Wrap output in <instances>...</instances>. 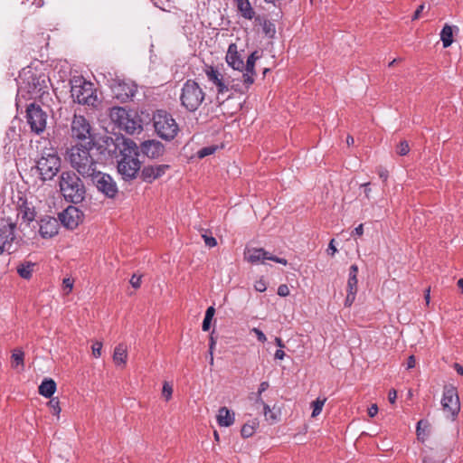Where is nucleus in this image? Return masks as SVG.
<instances>
[{
	"instance_id": "f257e3e1",
	"label": "nucleus",
	"mask_w": 463,
	"mask_h": 463,
	"mask_svg": "<svg viewBox=\"0 0 463 463\" xmlns=\"http://www.w3.org/2000/svg\"><path fill=\"white\" fill-rule=\"evenodd\" d=\"M71 93L74 101L90 109L101 111L107 109L108 116H129L125 108L119 106L107 107V102H102L97 95V90L93 83L83 77H73L71 80Z\"/></svg>"
},
{
	"instance_id": "f03ea898",
	"label": "nucleus",
	"mask_w": 463,
	"mask_h": 463,
	"mask_svg": "<svg viewBox=\"0 0 463 463\" xmlns=\"http://www.w3.org/2000/svg\"><path fill=\"white\" fill-rule=\"evenodd\" d=\"M117 141L121 156L118 161V171L124 180H132L137 177L141 168V162L138 160L139 148L129 138L118 137Z\"/></svg>"
},
{
	"instance_id": "7ed1b4c3",
	"label": "nucleus",
	"mask_w": 463,
	"mask_h": 463,
	"mask_svg": "<svg viewBox=\"0 0 463 463\" xmlns=\"http://www.w3.org/2000/svg\"><path fill=\"white\" fill-rule=\"evenodd\" d=\"M90 148L83 145L72 146L67 152L71 165L83 177L93 175L97 169V162L90 153Z\"/></svg>"
},
{
	"instance_id": "20e7f679",
	"label": "nucleus",
	"mask_w": 463,
	"mask_h": 463,
	"mask_svg": "<svg viewBox=\"0 0 463 463\" xmlns=\"http://www.w3.org/2000/svg\"><path fill=\"white\" fill-rule=\"evenodd\" d=\"M60 192L68 202L79 203L85 197V186L73 171H63L59 176Z\"/></svg>"
},
{
	"instance_id": "39448f33",
	"label": "nucleus",
	"mask_w": 463,
	"mask_h": 463,
	"mask_svg": "<svg viewBox=\"0 0 463 463\" xmlns=\"http://www.w3.org/2000/svg\"><path fill=\"white\" fill-rule=\"evenodd\" d=\"M61 108L54 100L48 91H43L38 99L26 105L25 116H54L56 112L61 114Z\"/></svg>"
},
{
	"instance_id": "423d86ee",
	"label": "nucleus",
	"mask_w": 463,
	"mask_h": 463,
	"mask_svg": "<svg viewBox=\"0 0 463 463\" xmlns=\"http://www.w3.org/2000/svg\"><path fill=\"white\" fill-rule=\"evenodd\" d=\"M204 98L205 93L196 81L187 80L184 83L180 99L182 105L188 111H195L204 100Z\"/></svg>"
},
{
	"instance_id": "0eeeda50",
	"label": "nucleus",
	"mask_w": 463,
	"mask_h": 463,
	"mask_svg": "<svg viewBox=\"0 0 463 463\" xmlns=\"http://www.w3.org/2000/svg\"><path fill=\"white\" fill-rule=\"evenodd\" d=\"M61 168V159L54 152L43 153L36 162L35 169L42 181L52 180Z\"/></svg>"
},
{
	"instance_id": "6e6552de",
	"label": "nucleus",
	"mask_w": 463,
	"mask_h": 463,
	"mask_svg": "<svg viewBox=\"0 0 463 463\" xmlns=\"http://www.w3.org/2000/svg\"><path fill=\"white\" fill-rule=\"evenodd\" d=\"M109 89L113 99L120 103L132 100L137 91V85L132 80L118 79V77L109 80Z\"/></svg>"
},
{
	"instance_id": "1a4fd4ad",
	"label": "nucleus",
	"mask_w": 463,
	"mask_h": 463,
	"mask_svg": "<svg viewBox=\"0 0 463 463\" xmlns=\"http://www.w3.org/2000/svg\"><path fill=\"white\" fill-rule=\"evenodd\" d=\"M203 72L208 81L216 88L218 94H225L236 86L235 84H232L233 80H231V77L223 74L218 68L213 65L205 64Z\"/></svg>"
},
{
	"instance_id": "9d476101",
	"label": "nucleus",
	"mask_w": 463,
	"mask_h": 463,
	"mask_svg": "<svg viewBox=\"0 0 463 463\" xmlns=\"http://www.w3.org/2000/svg\"><path fill=\"white\" fill-rule=\"evenodd\" d=\"M441 404L448 417H451L454 420L460 411L459 399L455 387L451 385L444 387Z\"/></svg>"
},
{
	"instance_id": "9b49d317",
	"label": "nucleus",
	"mask_w": 463,
	"mask_h": 463,
	"mask_svg": "<svg viewBox=\"0 0 463 463\" xmlns=\"http://www.w3.org/2000/svg\"><path fill=\"white\" fill-rule=\"evenodd\" d=\"M154 127L157 135L167 141L174 139L178 131L179 127L174 118H153Z\"/></svg>"
},
{
	"instance_id": "f8f14e48",
	"label": "nucleus",
	"mask_w": 463,
	"mask_h": 463,
	"mask_svg": "<svg viewBox=\"0 0 463 463\" xmlns=\"http://www.w3.org/2000/svg\"><path fill=\"white\" fill-rule=\"evenodd\" d=\"M95 184L97 189L109 198H114L118 194L116 182L109 175L103 174L99 170L93 175L90 176Z\"/></svg>"
},
{
	"instance_id": "ddd939ff",
	"label": "nucleus",
	"mask_w": 463,
	"mask_h": 463,
	"mask_svg": "<svg viewBox=\"0 0 463 463\" xmlns=\"http://www.w3.org/2000/svg\"><path fill=\"white\" fill-rule=\"evenodd\" d=\"M244 254L245 260L252 264L259 262L264 264L265 260H269L284 266L288 265V260L286 259L274 256L269 251L265 250L263 248L249 249Z\"/></svg>"
},
{
	"instance_id": "4468645a",
	"label": "nucleus",
	"mask_w": 463,
	"mask_h": 463,
	"mask_svg": "<svg viewBox=\"0 0 463 463\" xmlns=\"http://www.w3.org/2000/svg\"><path fill=\"white\" fill-rule=\"evenodd\" d=\"M84 214L83 213L74 206L67 207L59 215V219L61 222L68 229L73 230L79 226L80 222L83 221Z\"/></svg>"
},
{
	"instance_id": "2eb2a0df",
	"label": "nucleus",
	"mask_w": 463,
	"mask_h": 463,
	"mask_svg": "<svg viewBox=\"0 0 463 463\" xmlns=\"http://www.w3.org/2000/svg\"><path fill=\"white\" fill-rule=\"evenodd\" d=\"M261 57V52L259 51H254L248 57L247 61L244 66V71L241 74L242 82L246 89H249L250 85L254 82L255 76V62Z\"/></svg>"
},
{
	"instance_id": "dca6fc26",
	"label": "nucleus",
	"mask_w": 463,
	"mask_h": 463,
	"mask_svg": "<svg viewBox=\"0 0 463 463\" xmlns=\"http://www.w3.org/2000/svg\"><path fill=\"white\" fill-rule=\"evenodd\" d=\"M15 223L9 222L0 228V255L5 251L11 252L12 243L14 236Z\"/></svg>"
},
{
	"instance_id": "f3484780",
	"label": "nucleus",
	"mask_w": 463,
	"mask_h": 463,
	"mask_svg": "<svg viewBox=\"0 0 463 463\" xmlns=\"http://www.w3.org/2000/svg\"><path fill=\"white\" fill-rule=\"evenodd\" d=\"M71 134L72 137L79 139L90 138L91 126L86 118H73L71 123Z\"/></svg>"
},
{
	"instance_id": "a211bd4d",
	"label": "nucleus",
	"mask_w": 463,
	"mask_h": 463,
	"mask_svg": "<svg viewBox=\"0 0 463 463\" xmlns=\"http://www.w3.org/2000/svg\"><path fill=\"white\" fill-rule=\"evenodd\" d=\"M39 232L44 239L52 238L55 236L60 228V224L57 219L50 216H45L40 220Z\"/></svg>"
},
{
	"instance_id": "6ab92c4d",
	"label": "nucleus",
	"mask_w": 463,
	"mask_h": 463,
	"mask_svg": "<svg viewBox=\"0 0 463 463\" xmlns=\"http://www.w3.org/2000/svg\"><path fill=\"white\" fill-rule=\"evenodd\" d=\"M225 60L228 65L231 66L233 70H237L241 73L243 72L245 63L243 61V58L238 51L236 43H231L229 45Z\"/></svg>"
},
{
	"instance_id": "aec40b11",
	"label": "nucleus",
	"mask_w": 463,
	"mask_h": 463,
	"mask_svg": "<svg viewBox=\"0 0 463 463\" xmlns=\"http://www.w3.org/2000/svg\"><path fill=\"white\" fill-rule=\"evenodd\" d=\"M140 150L147 157L155 159L164 155L165 146L160 141L146 140L141 143Z\"/></svg>"
},
{
	"instance_id": "412c9836",
	"label": "nucleus",
	"mask_w": 463,
	"mask_h": 463,
	"mask_svg": "<svg viewBox=\"0 0 463 463\" xmlns=\"http://www.w3.org/2000/svg\"><path fill=\"white\" fill-rule=\"evenodd\" d=\"M168 165H146L141 170V178L146 183H152L165 174Z\"/></svg>"
},
{
	"instance_id": "4be33fe9",
	"label": "nucleus",
	"mask_w": 463,
	"mask_h": 463,
	"mask_svg": "<svg viewBox=\"0 0 463 463\" xmlns=\"http://www.w3.org/2000/svg\"><path fill=\"white\" fill-rule=\"evenodd\" d=\"M117 122L120 128L130 135L139 133L143 129L141 118H117Z\"/></svg>"
},
{
	"instance_id": "5701e85b",
	"label": "nucleus",
	"mask_w": 463,
	"mask_h": 463,
	"mask_svg": "<svg viewBox=\"0 0 463 463\" xmlns=\"http://www.w3.org/2000/svg\"><path fill=\"white\" fill-rule=\"evenodd\" d=\"M234 5L238 14L245 20L256 18V11L251 5L250 0H234Z\"/></svg>"
},
{
	"instance_id": "b1692460",
	"label": "nucleus",
	"mask_w": 463,
	"mask_h": 463,
	"mask_svg": "<svg viewBox=\"0 0 463 463\" xmlns=\"http://www.w3.org/2000/svg\"><path fill=\"white\" fill-rule=\"evenodd\" d=\"M128 360V348L124 344L118 345L113 353V362L116 365L125 366Z\"/></svg>"
},
{
	"instance_id": "393cba45",
	"label": "nucleus",
	"mask_w": 463,
	"mask_h": 463,
	"mask_svg": "<svg viewBox=\"0 0 463 463\" xmlns=\"http://www.w3.org/2000/svg\"><path fill=\"white\" fill-rule=\"evenodd\" d=\"M216 418L218 424L222 427H229L234 422V414L231 413L226 407L219 409Z\"/></svg>"
},
{
	"instance_id": "a878e982",
	"label": "nucleus",
	"mask_w": 463,
	"mask_h": 463,
	"mask_svg": "<svg viewBox=\"0 0 463 463\" xmlns=\"http://www.w3.org/2000/svg\"><path fill=\"white\" fill-rule=\"evenodd\" d=\"M56 391V383L52 379H45L39 386V393L46 398H51Z\"/></svg>"
},
{
	"instance_id": "bb28decb",
	"label": "nucleus",
	"mask_w": 463,
	"mask_h": 463,
	"mask_svg": "<svg viewBox=\"0 0 463 463\" xmlns=\"http://www.w3.org/2000/svg\"><path fill=\"white\" fill-rule=\"evenodd\" d=\"M27 123L31 130L36 134H41L46 128L45 118H27Z\"/></svg>"
},
{
	"instance_id": "cd10ccee",
	"label": "nucleus",
	"mask_w": 463,
	"mask_h": 463,
	"mask_svg": "<svg viewBox=\"0 0 463 463\" xmlns=\"http://www.w3.org/2000/svg\"><path fill=\"white\" fill-rule=\"evenodd\" d=\"M34 267L35 263L25 261L17 267V273L21 278L24 279H30L32 278Z\"/></svg>"
},
{
	"instance_id": "c85d7f7f",
	"label": "nucleus",
	"mask_w": 463,
	"mask_h": 463,
	"mask_svg": "<svg viewBox=\"0 0 463 463\" xmlns=\"http://www.w3.org/2000/svg\"><path fill=\"white\" fill-rule=\"evenodd\" d=\"M440 40L444 48L449 47L453 43V26L445 24L440 32Z\"/></svg>"
},
{
	"instance_id": "c756f323",
	"label": "nucleus",
	"mask_w": 463,
	"mask_h": 463,
	"mask_svg": "<svg viewBox=\"0 0 463 463\" xmlns=\"http://www.w3.org/2000/svg\"><path fill=\"white\" fill-rule=\"evenodd\" d=\"M18 216H20L25 222H31L34 219V210L31 208L26 202H24L18 210Z\"/></svg>"
},
{
	"instance_id": "7c9ffc66",
	"label": "nucleus",
	"mask_w": 463,
	"mask_h": 463,
	"mask_svg": "<svg viewBox=\"0 0 463 463\" xmlns=\"http://www.w3.org/2000/svg\"><path fill=\"white\" fill-rule=\"evenodd\" d=\"M357 273H358V267L357 265L354 264L350 267L349 269V277L347 281V290L351 291H356L357 292Z\"/></svg>"
},
{
	"instance_id": "2f4dec72",
	"label": "nucleus",
	"mask_w": 463,
	"mask_h": 463,
	"mask_svg": "<svg viewBox=\"0 0 463 463\" xmlns=\"http://www.w3.org/2000/svg\"><path fill=\"white\" fill-rule=\"evenodd\" d=\"M258 426H259V421L257 419H253L252 420L246 422L241 428V436L243 438L251 437L254 434Z\"/></svg>"
},
{
	"instance_id": "473e14b6",
	"label": "nucleus",
	"mask_w": 463,
	"mask_h": 463,
	"mask_svg": "<svg viewBox=\"0 0 463 463\" xmlns=\"http://www.w3.org/2000/svg\"><path fill=\"white\" fill-rule=\"evenodd\" d=\"M260 24L262 27V32L265 34V36H267L269 38H274V36L276 34L275 24L270 20L264 19Z\"/></svg>"
},
{
	"instance_id": "72a5a7b5",
	"label": "nucleus",
	"mask_w": 463,
	"mask_h": 463,
	"mask_svg": "<svg viewBox=\"0 0 463 463\" xmlns=\"http://www.w3.org/2000/svg\"><path fill=\"white\" fill-rule=\"evenodd\" d=\"M24 354L22 350H14L12 354V366L17 368L18 366L24 367Z\"/></svg>"
},
{
	"instance_id": "f704fd0d",
	"label": "nucleus",
	"mask_w": 463,
	"mask_h": 463,
	"mask_svg": "<svg viewBox=\"0 0 463 463\" xmlns=\"http://www.w3.org/2000/svg\"><path fill=\"white\" fill-rule=\"evenodd\" d=\"M219 148H220V146L217 145L204 146V147L201 148L200 150H198V152L196 154L197 157L202 159L205 156H211V155L214 154Z\"/></svg>"
},
{
	"instance_id": "c9c22d12",
	"label": "nucleus",
	"mask_w": 463,
	"mask_h": 463,
	"mask_svg": "<svg viewBox=\"0 0 463 463\" xmlns=\"http://www.w3.org/2000/svg\"><path fill=\"white\" fill-rule=\"evenodd\" d=\"M428 427H429V423L427 420H420L417 423L416 432H417L418 439L424 440L425 437L427 436L426 430L428 429Z\"/></svg>"
},
{
	"instance_id": "e433bc0d",
	"label": "nucleus",
	"mask_w": 463,
	"mask_h": 463,
	"mask_svg": "<svg viewBox=\"0 0 463 463\" xmlns=\"http://www.w3.org/2000/svg\"><path fill=\"white\" fill-rule=\"evenodd\" d=\"M326 401V398H323V399L317 398L316 401H314L312 402V404H311L312 408H313L312 417H317V415L320 414Z\"/></svg>"
},
{
	"instance_id": "4c0bfd02",
	"label": "nucleus",
	"mask_w": 463,
	"mask_h": 463,
	"mask_svg": "<svg viewBox=\"0 0 463 463\" xmlns=\"http://www.w3.org/2000/svg\"><path fill=\"white\" fill-rule=\"evenodd\" d=\"M48 406L50 408V411L51 412L59 417L60 413H61V406H60V402H59V399L58 398H52L49 402H48Z\"/></svg>"
},
{
	"instance_id": "58836bf2",
	"label": "nucleus",
	"mask_w": 463,
	"mask_h": 463,
	"mask_svg": "<svg viewBox=\"0 0 463 463\" xmlns=\"http://www.w3.org/2000/svg\"><path fill=\"white\" fill-rule=\"evenodd\" d=\"M263 410L266 420L269 421L271 424L277 421V415L270 410L268 404H264Z\"/></svg>"
},
{
	"instance_id": "ea45409f",
	"label": "nucleus",
	"mask_w": 463,
	"mask_h": 463,
	"mask_svg": "<svg viewBox=\"0 0 463 463\" xmlns=\"http://www.w3.org/2000/svg\"><path fill=\"white\" fill-rule=\"evenodd\" d=\"M410 152V146L407 141H402L397 146L396 153L399 156H406Z\"/></svg>"
},
{
	"instance_id": "a19ab883",
	"label": "nucleus",
	"mask_w": 463,
	"mask_h": 463,
	"mask_svg": "<svg viewBox=\"0 0 463 463\" xmlns=\"http://www.w3.org/2000/svg\"><path fill=\"white\" fill-rule=\"evenodd\" d=\"M437 455L435 452H430V454H426L423 458V463H442L443 460L440 458H436Z\"/></svg>"
},
{
	"instance_id": "79ce46f5",
	"label": "nucleus",
	"mask_w": 463,
	"mask_h": 463,
	"mask_svg": "<svg viewBox=\"0 0 463 463\" xmlns=\"http://www.w3.org/2000/svg\"><path fill=\"white\" fill-rule=\"evenodd\" d=\"M173 388L168 383H164L162 389V395L165 398L166 401H169L172 397Z\"/></svg>"
},
{
	"instance_id": "37998d69",
	"label": "nucleus",
	"mask_w": 463,
	"mask_h": 463,
	"mask_svg": "<svg viewBox=\"0 0 463 463\" xmlns=\"http://www.w3.org/2000/svg\"><path fill=\"white\" fill-rule=\"evenodd\" d=\"M202 238L203 239L206 246L210 248H213L217 245L216 239L211 235H208L207 233L202 234Z\"/></svg>"
},
{
	"instance_id": "c03bdc74",
	"label": "nucleus",
	"mask_w": 463,
	"mask_h": 463,
	"mask_svg": "<svg viewBox=\"0 0 463 463\" xmlns=\"http://www.w3.org/2000/svg\"><path fill=\"white\" fill-rule=\"evenodd\" d=\"M101 348H102V343L101 342H99V341H96L93 345H92V355L96 358L99 357L101 355Z\"/></svg>"
},
{
	"instance_id": "a18cd8bd",
	"label": "nucleus",
	"mask_w": 463,
	"mask_h": 463,
	"mask_svg": "<svg viewBox=\"0 0 463 463\" xmlns=\"http://www.w3.org/2000/svg\"><path fill=\"white\" fill-rule=\"evenodd\" d=\"M356 293V291L347 290V295L345 300V307H350L354 303Z\"/></svg>"
},
{
	"instance_id": "49530a36",
	"label": "nucleus",
	"mask_w": 463,
	"mask_h": 463,
	"mask_svg": "<svg viewBox=\"0 0 463 463\" xmlns=\"http://www.w3.org/2000/svg\"><path fill=\"white\" fill-rule=\"evenodd\" d=\"M62 285L64 290H66V294H69L72 290L73 281L71 279L66 278L63 279Z\"/></svg>"
},
{
	"instance_id": "de8ad7c7",
	"label": "nucleus",
	"mask_w": 463,
	"mask_h": 463,
	"mask_svg": "<svg viewBox=\"0 0 463 463\" xmlns=\"http://www.w3.org/2000/svg\"><path fill=\"white\" fill-rule=\"evenodd\" d=\"M278 295L280 297H287L289 295V288L286 284H281L278 288Z\"/></svg>"
},
{
	"instance_id": "09e8293b",
	"label": "nucleus",
	"mask_w": 463,
	"mask_h": 463,
	"mask_svg": "<svg viewBox=\"0 0 463 463\" xmlns=\"http://www.w3.org/2000/svg\"><path fill=\"white\" fill-rule=\"evenodd\" d=\"M251 331L256 335L258 340L260 343L266 342L267 337H266V335H264V333L261 330H260L259 328L254 327V328L251 329Z\"/></svg>"
},
{
	"instance_id": "8fccbe9b",
	"label": "nucleus",
	"mask_w": 463,
	"mask_h": 463,
	"mask_svg": "<svg viewBox=\"0 0 463 463\" xmlns=\"http://www.w3.org/2000/svg\"><path fill=\"white\" fill-rule=\"evenodd\" d=\"M130 284L132 285L133 288H138L141 285V276H137L136 274H134L131 279H130Z\"/></svg>"
},
{
	"instance_id": "3c124183",
	"label": "nucleus",
	"mask_w": 463,
	"mask_h": 463,
	"mask_svg": "<svg viewBox=\"0 0 463 463\" xmlns=\"http://www.w3.org/2000/svg\"><path fill=\"white\" fill-rule=\"evenodd\" d=\"M254 288L259 292H264L267 289V285L263 279L256 281Z\"/></svg>"
},
{
	"instance_id": "603ef678",
	"label": "nucleus",
	"mask_w": 463,
	"mask_h": 463,
	"mask_svg": "<svg viewBox=\"0 0 463 463\" xmlns=\"http://www.w3.org/2000/svg\"><path fill=\"white\" fill-rule=\"evenodd\" d=\"M334 242H335V240L334 239L331 240L330 242H329L328 248H327V252L329 254H331V256H334L335 253L337 251Z\"/></svg>"
},
{
	"instance_id": "864d4df0",
	"label": "nucleus",
	"mask_w": 463,
	"mask_h": 463,
	"mask_svg": "<svg viewBox=\"0 0 463 463\" xmlns=\"http://www.w3.org/2000/svg\"><path fill=\"white\" fill-rule=\"evenodd\" d=\"M424 7H425L424 5H420L418 6V8L416 9V11L414 12V14L412 15V20H417L420 18V14L423 11Z\"/></svg>"
},
{
	"instance_id": "5fc2aeb1",
	"label": "nucleus",
	"mask_w": 463,
	"mask_h": 463,
	"mask_svg": "<svg viewBox=\"0 0 463 463\" xmlns=\"http://www.w3.org/2000/svg\"><path fill=\"white\" fill-rule=\"evenodd\" d=\"M397 398V392L394 389L390 390L388 393V400L391 403H394Z\"/></svg>"
},
{
	"instance_id": "6e6d98bb",
	"label": "nucleus",
	"mask_w": 463,
	"mask_h": 463,
	"mask_svg": "<svg viewBox=\"0 0 463 463\" xmlns=\"http://www.w3.org/2000/svg\"><path fill=\"white\" fill-rule=\"evenodd\" d=\"M269 384L268 382H262L260 386H259V390H258V394L259 396H260L262 394L263 392H265L268 388H269Z\"/></svg>"
},
{
	"instance_id": "4d7b16f0",
	"label": "nucleus",
	"mask_w": 463,
	"mask_h": 463,
	"mask_svg": "<svg viewBox=\"0 0 463 463\" xmlns=\"http://www.w3.org/2000/svg\"><path fill=\"white\" fill-rule=\"evenodd\" d=\"M378 412V407L376 404H373L370 408H368V415L373 418Z\"/></svg>"
},
{
	"instance_id": "13d9d810",
	"label": "nucleus",
	"mask_w": 463,
	"mask_h": 463,
	"mask_svg": "<svg viewBox=\"0 0 463 463\" xmlns=\"http://www.w3.org/2000/svg\"><path fill=\"white\" fill-rule=\"evenodd\" d=\"M211 322H212V319L207 318V317H204V319L203 321L202 329L203 331H208L210 329V326H211Z\"/></svg>"
},
{
	"instance_id": "bf43d9fd",
	"label": "nucleus",
	"mask_w": 463,
	"mask_h": 463,
	"mask_svg": "<svg viewBox=\"0 0 463 463\" xmlns=\"http://www.w3.org/2000/svg\"><path fill=\"white\" fill-rule=\"evenodd\" d=\"M215 313V309L213 307H209L205 312V317L213 319Z\"/></svg>"
},
{
	"instance_id": "052dcab7",
	"label": "nucleus",
	"mask_w": 463,
	"mask_h": 463,
	"mask_svg": "<svg viewBox=\"0 0 463 463\" xmlns=\"http://www.w3.org/2000/svg\"><path fill=\"white\" fill-rule=\"evenodd\" d=\"M415 357L413 355H411L407 360V369H411L415 366Z\"/></svg>"
},
{
	"instance_id": "680f3d73",
	"label": "nucleus",
	"mask_w": 463,
	"mask_h": 463,
	"mask_svg": "<svg viewBox=\"0 0 463 463\" xmlns=\"http://www.w3.org/2000/svg\"><path fill=\"white\" fill-rule=\"evenodd\" d=\"M354 234L357 235V236H362L363 233H364V224H359L355 229L354 231L353 232Z\"/></svg>"
},
{
	"instance_id": "e2e57ef3",
	"label": "nucleus",
	"mask_w": 463,
	"mask_h": 463,
	"mask_svg": "<svg viewBox=\"0 0 463 463\" xmlns=\"http://www.w3.org/2000/svg\"><path fill=\"white\" fill-rule=\"evenodd\" d=\"M215 344H216V342H215L213 336L211 335L210 336V345H209V354H210V355H212L213 353V349H214Z\"/></svg>"
},
{
	"instance_id": "0e129e2a",
	"label": "nucleus",
	"mask_w": 463,
	"mask_h": 463,
	"mask_svg": "<svg viewBox=\"0 0 463 463\" xmlns=\"http://www.w3.org/2000/svg\"><path fill=\"white\" fill-rule=\"evenodd\" d=\"M31 79H32V83H33V92H36V93H37V92H40L41 89H39L38 90H36V89H37V85L39 84V79H37V78H36V77H34V76H32V77H31Z\"/></svg>"
},
{
	"instance_id": "69168bd1",
	"label": "nucleus",
	"mask_w": 463,
	"mask_h": 463,
	"mask_svg": "<svg viewBox=\"0 0 463 463\" xmlns=\"http://www.w3.org/2000/svg\"><path fill=\"white\" fill-rule=\"evenodd\" d=\"M275 359L282 360L285 357V352L281 349L276 351L274 354Z\"/></svg>"
},
{
	"instance_id": "338daca9",
	"label": "nucleus",
	"mask_w": 463,
	"mask_h": 463,
	"mask_svg": "<svg viewBox=\"0 0 463 463\" xmlns=\"http://www.w3.org/2000/svg\"><path fill=\"white\" fill-rule=\"evenodd\" d=\"M369 185H370V183H364L362 184V187L364 188V194H365L366 198L370 197L371 189H370Z\"/></svg>"
},
{
	"instance_id": "774afa93",
	"label": "nucleus",
	"mask_w": 463,
	"mask_h": 463,
	"mask_svg": "<svg viewBox=\"0 0 463 463\" xmlns=\"http://www.w3.org/2000/svg\"><path fill=\"white\" fill-rule=\"evenodd\" d=\"M454 368L458 372V373L463 375V367L459 364H455Z\"/></svg>"
}]
</instances>
